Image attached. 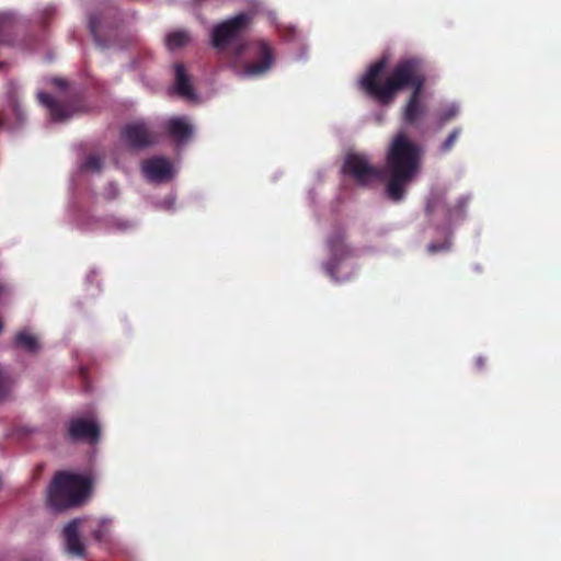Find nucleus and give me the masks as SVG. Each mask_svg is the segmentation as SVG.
Returning a JSON list of instances; mask_svg holds the SVG:
<instances>
[{
	"label": "nucleus",
	"mask_w": 561,
	"mask_h": 561,
	"mask_svg": "<svg viewBox=\"0 0 561 561\" xmlns=\"http://www.w3.org/2000/svg\"><path fill=\"white\" fill-rule=\"evenodd\" d=\"M423 148L404 130L398 131L389 142L382 168L387 197L400 202L408 185L416 178L422 167Z\"/></svg>",
	"instance_id": "obj_2"
},
{
	"label": "nucleus",
	"mask_w": 561,
	"mask_h": 561,
	"mask_svg": "<svg viewBox=\"0 0 561 561\" xmlns=\"http://www.w3.org/2000/svg\"><path fill=\"white\" fill-rule=\"evenodd\" d=\"M53 84L56 85L59 89H65L67 87V81L62 78H54Z\"/></svg>",
	"instance_id": "obj_25"
},
{
	"label": "nucleus",
	"mask_w": 561,
	"mask_h": 561,
	"mask_svg": "<svg viewBox=\"0 0 561 561\" xmlns=\"http://www.w3.org/2000/svg\"><path fill=\"white\" fill-rule=\"evenodd\" d=\"M68 436L72 440L96 443L100 437V427L93 421L73 419L69 422Z\"/></svg>",
	"instance_id": "obj_9"
},
{
	"label": "nucleus",
	"mask_w": 561,
	"mask_h": 561,
	"mask_svg": "<svg viewBox=\"0 0 561 561\" xmlns=\"http://www.w3.org/2000/svg\"><path fill=\"white\" fill-rule=\"evenodd\" d=\"M274 59L272 46L263 39L238 42L231 56L233 67H242L247 77L265 75L272 68Z\"/></svg>",
	"instance_id": "obj_3"
},
{
	"label": "nucleus",
	"mask_w": 561,
	"mask_h": 561,
	"mask_svg": "<svg viewBox=\"0 0 561 561\" xmlns=\"http://www.w3.org/2000/svg\"><path fill=\"white\" fill-rule=\"evenodd\" d=\"M190 42V34L186 31H175L167 36L165 44L171 50L181 48Z\"/></svg>",
	"instance_id": "obj_17"
},
{
	"label": "nucleus",
	"mask_w": 561,
	"mask_h": 561,
	"mask_svg": "<svg viewBox=\"0 0 561 561\" xmlns=\"http://www.w3.org/2000/svg\"><path fill=\"white\" fill-rule=\"evenodd\" d=\"M12 383L13 381L10 375L7 370L0 367V400H3L9 396Z\"/></svg>",
	"instance_id": "obj_19"
},
{
	"label": "nucleus",
	"mask_w": 561,
	"mask_h": 561,
	"mask_svg": "<svg viewBox=\"0 0 561 561\" xmlns=\"http://www.w3.org/2000/svg\"><path fill=\"white\" fill-rule=\"evenodd\" d=\"M93 537L95 538L96 541H101L103 540L104 538V533L103 530L101 529V527L99 529H95L93 530Z\"/></svg>",
	"instance_id": "obj_26"
},
{
	"label": "nucleus",
	"mask_w": 561,
	"mask_h": 561,
	"mask_svg": "<svg viewBox=\"0 0 561 561\" xmlns=\"http://www.w3.org/2000/svg\"><path fill=\"white\" fill-rule=\"evenodd\" d=\"M121 138L133 150L148 148L158 141V136L145 121H135L126 124L121 130Z\"/></svg>",
	"instance_id": "obj_8"
},
{
	"label": "nucleus",
	"mask_w": 561,
	"mask_h": 561,
	"mask_svg": "<svg viewBox=\"0 0 561 561\" xmlns=\"http://www.w3.org/2000/svg\"><path fill=\"white\" fill-rule=\"evenodd\" d=\"M89 28H90V32H91L95 43L98 44V46H100L101 48H106V47L112 46V44L107 39L103 38L101 35L102 20L100 16L92 15L90 18Z\"/></svg>",
	"instance_id": "obj_15"
},
{
	"label": "nucleus",
	"mask_w": 561,
	"mask_h": 561,
	"mask_svg": "<svg viewBox=\"0 0 561 561\" xmlns=\"http://www.w3.org/2000/svg\"><path fill=\"white\" fill-rule=\"evenodd\" d=\"M468 198L460 197L453 206H448L446 210V217L448 221L461 218L465 214Z\"/></svg>",
	"instance_id": "obj_18"
},
{
	"label": "nucleus",
	"mask_w": 561,
	"mask_h": 561,
	"mask_svg": "<svg viewBox=\"0 0 561 561\" xmlns=\"http://www.w3.org/2000/svg\"><path fill=\"white\" fill-rule=\"evenodd\" d=\"M112 225L118 231H125L131 227V224L128 220L123 219H114Z\"/></svg>",
	"instance_id": "obj_23"
},
{
	"label": "nucleus",
	"mask_w": 561,
	"mask_h": 561,
	"mask_svg": "<svg viewBox=\"0 0 561 561\" xmlns=\"http://www.w3.org/2000/svg\"><path fill=\"white\" fill-rule=\"evenodd\" d=\"M344 173L351 175L356 183L368 185L374 181H385L382 169L371 165L368 158L363 154H347L343 165Z\"/></svg>",
	"instance_id": "obj_6"
},
{
	"label": "nucleus",
	"mask_w": 561,
	"mask_h": 561,
	"mask_svg": "<svg viewBox=\"0 0 561 561\" xmlns=\"http://www.w3.org/2000/svg\"><path fill=\"white\" fill-rule=\"evenodd\" d=\"M253 20L254 13L245 11L218 23L211 31V45L224 51L251 27Z\"/></svg>",
	"instance_id": "obj_5"
},
{
	"label": "nucleus",
	"mask_w": 561,
	"mask_h": 561,
	"mask_svg": "<svg viewBox=\"0 0 561 561\" xmlns=\"http://www.w3.org/2000/svg\"><path fill=\"white\" fill-rule=\"evenodd\" d=\"M428 252L436 253L438 251L447 250L448 245L446 243H431L428 244Z\"/></svg>",
	"instance_id": "obj_24"
},
{
	"label": "nucleus",
	"mask_w": 561,
	"mask_h": 561,
	"mask_svg": "<svg viewBox=\"0 0 561 561\" xmlns=\"http://www.w3.org/2000/svg\"><path fill=\"white\" fill-rule=\"evenodd\" d=\"M81 169L84 171L100 172L102 169V161L98 156L90 154L81 164Z\"/></svg>",
	"instance_id": "obj_21"
},
{
	"label": "nucleus",
	"mask_w": 561,
	"mask_h": 561,
	"mask_svg": "<svg viewBox=\"0 0 561 561\" xmlns=\"http://www.w3.org/2000/svg\"><path fill=\"white\" fill-rule=\"evenodd\" d=\"M459 108L457 105L451 104L445 107L438 116V124L439 126H444L451 119H454L458 115Z\"/></svg>",
	"instance_id": "obj_20"
},
{
	"label": "nucleus",
	"mask_w": 561,
	"mask_h": 561,
	"mask_svg": "<svg viewBox=\"0 0 561 561\" xmlns=\"http://www.w3.org/2000/svg\"><path fill=\"white\" fill-rule=\"evenodd\" d=\"M476 365H477V367H478L479 369L483 368V366H484V359H483L482 357H478V358L476 359Z\"/></svg>",
	"instance_id": "obj_27"
},
{
	"label": "nucleus",
	"mask_w": 561,
	"mask_h": 561,
	"mask_svg": "<svg viewBox=\"0 0 561 561\" xmlns=\"http://www.w3.org/2000/svg\"><path fill=\"white\" fill-rule=\"evenodd\" d=\"M141 171L149 181L161 182L171 176L172 164L167 158L152 157L142 162Z\"/></svg>",
	"instance_id": "obj_11"
},
{
	"label": "nucleus",
	"mask_w": 561,
	"mask_h": 561,
	"mask_svg": "<svg viewBox=\"0 0 561 561\" xmlns=\"http://www.w3.org/2000/svg\"><path fill=\"white\" fill-rule=\"evenodd\" d=\"M461 134L460 128H455L446 138V140L440 145V151L443 153H446L453 149L456 141L458 140L459 136Z\"/></svg>",
	"instance_id": "obj_22"
},
{
	"label": "nucleus",
	"mask_w": 561,
	"mask_h": 561,
	"mask_svg": "<svg viewBox=\"0 0 561 561\" xmlns=\"http://www.w3.org/2000/svg\"><path fill=\"white\" fill-rule=\"evenodd\" d=\"M15 344L27 352H36L39 347L36 336L26 331H21L16 334Z\"/></svg>",
	"instance_id": "obj_16"
},
{
	"label": "nucleus",
	"mask_w": 561,
	"mask_h": 561,
	"mask_svg": "<svg viewBox=\"0 0 561 561\" xmlns=\"http://www.w3.org/2000/svg\"><path fill=\"white\" fill-rule=\"evenodd\" d=\"M387 64L386 57L373 62L362 77L360 87L382 105L392 103L400 91L411 89L402 108V119L408 125L416 126L427 113V106L423 101L427 81L425 62L416 56L401 58L393 65L383 82H380Z\"/></svg>",
	"instance_id": "obj_1"
},
{
	"label": "nucleus",
	"mask_w": 561,
	"mask_h": 561,
	"mask_svg": "<svg viewBox=\"0 0 561 561\" xmlns=\"http://www.w3.org/2000/svg\"><path fill=\"white\" fill-rule=\"evenodd\" d=\"M437 206H438L437 203L428 204L427 211L433 213Z\"/></svg>",
	"instance_id": "obj_28"
},
{
	"label": "nucleus",
	"mask_w": 561,
	"mask_h": 561,
	"mask_svg": "<svg viewBox=\"0 0 561 561\" xmlns=\"http://www.w3.org/2000/svg\"><path fill=\"white\" fill-rule=\"evenodd\" d=\"M164 133L176 144H185L193 135V126L184 116H174L162 124Z\"/></svg>",
	"instance_id": "obj_10"
},
{
	"label": "nucleus",
	"mask_w": 561,
	"mask_h": 561,
	"mask_svg": "<svg viewBox=\"0 0 561 561\" xmlns=\"http://www.w3.org/2000/svg\"><path fill=\"white\" fill-rule=\"evenodd\" d=\"M37 98L39 103L48 108L50 118L54 122L67 121L73 114V110L71 106L57 101L54 96L46 92H39Z\"/></svg>",
	"instance_id": "obj_12"
},
{
	"label": "nucleus",
	"mask_w": 561,
	"mask_h": 561,
	"mask_svg": "<svg viewBox=\"0 0 561 561\" xmlns=\"http://www.w3.org/2000/svg\"><path fill=\"white\" fill-rule=\"evenodd\" d=\"M327 245L330 259L327 271L334 276L342 262L355 255L354 249L346 242V231L343 227H335L328 237Z\"/></svg>",
	"instance_id": "obj_7"
},
{
	"label": "nucleus",
	"mask_w": 561,
	"mask_h": 561,
	"mask_svg": "<svg viewBox=\"0 0 561 561\" xmlns=\"http://www.w3.org/2000/svg\"><path fill=\"white\" fill-rule=\"evenodd\" d=\"M175 89L179 95L193 99L195 96L190 78L186 75L185 67L182 64L175 65Z\"/></svg>",
	"instance_id": "obj_14"
},
{
	"label": "nucleus",
	"mask_w": 561,
	"mask_h": 561,
	"mask_svg": "<svg viewBox=\"0 0 561 561\" xmlns=\"http://www.w3.org/2000/svg\"><path fill=\"white\" fill-rule=\"evenodd\" d=\"M80 524V519H73L64 528L66 550L69 554L75 557H83L85 552V546L78 533Z\"/></svg>",
	"instance_id": "obj_13"
},
{
	"label": "nucleus",
	"mask_w": 561,
	"mask_h": 561,
	"mask_svg": "<svg viewBox=\"0 0 561 561\" xmlns=\"http://www.w3.org/2000/svg\"><path fill=\"white\" fill-rule=\"evenodd\" d=\"M90 489L88 478L69 472H58L50 483L48 503L57 511L78 506Z\"/></svg>",
	"instance_id": "obj_4"
}]
</instances>
